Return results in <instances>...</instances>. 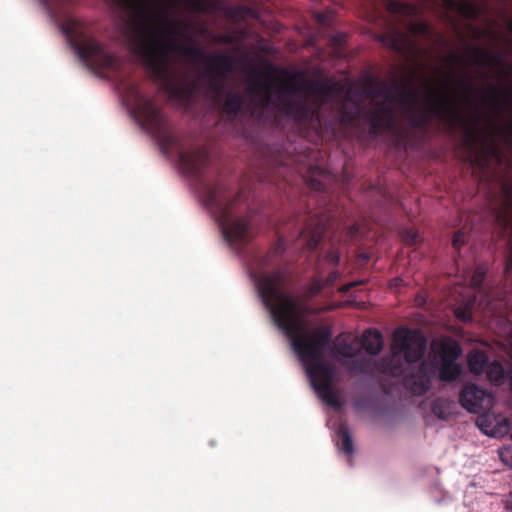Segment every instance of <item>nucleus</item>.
Listing matches in <instances>:
<instances>
[{"instance_id": "obj_17", "label": "nucleus", "mask_w": 512, "mask_h": 512, "mask_svg": "<svg viewBox=\"0 0 512 512\" xmlns=\"http://www.w3.org/2000/svg\"><path fill=\"white\" fill-rule=\"evenodd\" d=\"M488 363L489 358L483 351H473L468 355V366L473 374H482Z\"/></svg>"}, {"instance_id": "obj_18", "label": "nucleus", "mask_w": 512, "mask_h": 512, "mask_svg": "<svg viewBox=\"0 0 512 512\" xmlns=\"http://www.w3.org/2000/svg\"><path fill=\"white\" fill-rule=\"evenodd\" d=\"M462 367L456 362H442L439 369V378L444 382H453L461 374Z\"/></svg>"}, {"instance_id": "obj_22", "label": "nucleus", "mask_w": 512, "mask_h": 512, "mask_svg": "<svg viewBox=\"0 0 512 512\" xmlns=\"http://www.w3.org/2000/svg\"><path fill=\"white\" fill-rule=\"evenodd\" d=\"M484 372H486L487 378L496 384L501 383L504 378L503 366L498 361L489 362Z\"/></svg>"}, {"instance_id": "obj_41", "label": "nucleus", "mask_w": 512, "mask_h": 512, "mask_svg": "<svg viewBox=\"0 0 512 512\" xmlns=\"http://www.w3.org/2000/svg\"><path fill=\"white\" fill-rule=\"evenodd\" d=\"M507 28L510 32H512V19L507 23Z\"/></svg>"}, {"instance_id": "obj_11", "label": "nucleus", "mask_w": 512, "mask_h": 512, "mask_svg": "<svg viewBox=\"0 0 512 512\" xmlns=\"http://www.w3.org/2000/svg\"><path fill=\"white\" fill-rule=\"evenodd\" d=\"M433 375V367L422 361L415 372L405 376L404 385L413 395L422 396L430 389Z\"/></svg>"}, {"instance_id": "obj_32", "label": "nucleus", "mask_w": 512, "mask_h": 512, "mask_svg": "<svg viewBox=\"0 0 512 512\" xmlns=\"http://www.w3.org/2000/svg\"><path fill=\"white\" fill-rule=\"evenodd\" d=\"M308 185L312 190H315V191H324L325 190L324 183L315 177H311L309 179Z\"/></svg>"}, {"instance_id": "obj_25", "label": "nucleus", "mask_w": 512, "mask_h": 512, "mask_svg": "<svg viewBox=\"0 0 512 512\" xmlns=\"http://www.w3.org/2000/svg\"><path fill=\"white\" fill-rule=\"evenodd\" d=\"M348 370L351 372L368 373L370 371V363L368 360L352 358Z\"/></svg>"}, {"instance_id": "obj_37", "label": "nucleus", "mask_w": 512, "mask_h": 512, "mask_svg": "<svg viewBox=\"0 0 512 512\" xmlns=\"http://www.w3.org/2000/svg\"><path fill=\"white\" fill-rule=\"evenodd\" d=\"M285 249V241H284V238L283 237H279V240H278V243H277V247H276V252L278 253H282Z\"/></svg>"}, {"instance_id": "obj_13", "label": "nucleus", "mask_w": 512, "mask_h": 512, "mask_svg": "<svg viewBox=\"0 0 512 512\" xmlns=\"http://www.w3.org/2000/svg\"><path fill=\"white\" fill-rule=\"evenodd\" d=\"M364 350L370 355H377L383 348L382 334L376 329L366 330L361 340Z\"/></svg>"}, {"instance_id": "obj_2", "label": "nucleus", "mask_w": 512, "mask_h": 512, "mask_svg": "<svg viewBox=\"0 0 512 512\" xmlns=\"http://www.w3.org/2000/svg\"><path fill=\"white\" fill-rule=\"evenodd\" d=\"M364 90L372 99L383 98L367 112L370 135L373 137L395 126L396 113L387 102L399 103L405 109L408 126L424 135L440 130L452 132L464 118L461 108L447 89L440 93L429 94L427 104L417 107L414 103L415 92L410 88L409 83L397 78L392 79L390 83L369 78Z\"/></svg>"}, {"instance_id": "obj_43", "label": "nucleus", "mask_w": 512, "mask_h": 512, "mask_svg": "<svg viewBox=\"0 0 512 512\" xmlns=\"http://www.w3.org/2000/svg\"><path fill=\"white\" fill-rule=\"evenodd\" d=\"M318 20L323 23L324 22V16L323 15H319Z\"/></svg>"}, {"instance_id": "obj_33", "label": "nucleus", "mask_w": 512, "mask_h": 512, "mask_svg": "<svg viewBox=\"0 0 512 512\" xmlns=\"http://www.w3.org/2000/svg\"><path fill=\"white\" fill-rule=\"evenodd\" d=\"M443 4H445V7L446 8H454L457 4H459L461 6V8H471L472 10H476L478 9L477 7H474V6H470V4H475L476 2H452V1H449V2H442Z\"/></svg>"}, {"instance_id": "obj_26", "label": "nucleus", "mask_w": 512, "mask_h": 512, "mask_svg": "<svg viewBox=\"0 0 512 512\" xmlns=\"http://www.w3.org/2000/svg\"><path fill=\"white\" fill-rule=\"evenodd\" d=\"M485 275L486 269L481 265L477 266L471 278L472 286L476 289H480L482 287Z\"/></svg>"}, {"instance_id": "obj_15", "label": "nucleus", "mask_w": 512, "mask_h": 512, "mask_svg": "<svg viewBox=\"0 0 512 512\" xmlns=\"http://www.w3.org/2000/svg\"><path fill=\"white\" fill-rule=\"evenodd\" d=\"M439 353L441 362H456L462 349L457 341L447 338L440 342Z\"/></svg>"}, {"instance_id": "obj_20", "label": "nucleus", "mask_w": 512, "mask_h": 512, "mask_svg": "<svg viewBox=\"0 0 512 512\" xmlns=\"http://www.w3.org/2000/svg\"><path fill=\"white\" fill-rule=\"evenodd\" d=\"M337 435L341 440L340 450L347 455L354 452L353 440L346 424H341L337 429Z\"/></svg>"}, {"instance_id": "obj_42", "label": "nucleus", "mask_w": 512, "mask_h": 512, "mask_svg": "<svg viewBox=\"0 0 512 512\" xmlns=\"http://www.w3.org/2000/svg\"><path fill=\"white\" fill-rule=\"evenodd\" d=\"M361 258L364 260V261H368L369 260V256L367 254H362L361 255Z\"/></svg>"}, {"instance_id": "obj_4", "label": "nucleus", "mask_w": 512, "mask_h": 512, "mask_svg": "<svg viewBox=\"0 0 512 512\" xmlns=\"http://www.w3.org/2000/svg\"><path fill=\"white\" fill-rule=\"evenodd\" d=\"M250 81L251 84L247 88V92L251 96L252 115L256 116L259 121L263 119L264 114L272 105L298 123H320V106L341 94H344V97L338 103V119L342 126L354 125L363 114L364 108L353 98L351 89L339 82L306 81V91L320 98V103L317 106H310L304 100L293 99L285 95H293L301 90L300 84L294 77H288L281 82V87L277 92L278 101H273L271 85L262 79V73L253 69Z\"/></svg>"}, {"instance_id": "obj_19", "label": "nucleus", "mask_w": 512, "mask_h": 512, "mask_svg": "<svg viewBox=\"0 0 512 512\" xmlns=\"http://www.w3.org/2000/svg\"><path fill=\"white\" fill-rule=\"evenodd\" d=\"M333 353L344 358L352 359L357 355V350L347 339L338 337L333 346Z\"/></svg>"}, {"instance_id": "obj_3", "label": "nucleus", "mask_w": 512, "mask_h": 512, "mask_svg": "<svg viewBox=\"0 0 512 512\" xmlns=\"http://www.w3.org/2000/svg\"><path fill=\"white\" fill-rule=\"evenodd\" d=\"M130 13L128 21L129 41L153 78L174 97H181L183 87L177 83L171 69V56L181 55L184 44L180 43L183 31L179 23L160 11L162 2H115ZM175 4L176 2H166ZM202 9L208 2H188Z\"/></svg>"}, {"instance_id": "obj_39", "label": "nucleus", "mask_w": 512, "mask_h": 512, "mask_svg": "<svg viewBox=\"0 0 512 512\" xmlns=\"http://www.w3.org/2000/svg\"><path fill=\"white\" fill-rule=\"evenodd\" d=\"M483 422H484V421H483L482 419H478L477 424H478V426L480 427V429H481L482 431H484V433H485V434H488V431H487L486 429H484V423H483Z\"/></svg>"}, {"instance_id": "obj_35", "label": "nucleus", "mask_w": 512, "mask_h": 512, "mask_svg": "<svg viewBox=\"0 0 512 512\" xmlns=\"http://www.w3.org/2000/svg\"><path fill=\"white\" fill-rule=\"evenodd\" d=\"M326 260L330 264L337 265L340 261V254L337 251L331 250L327 253Z\"/></svg>"}, {"instance_id": "obj_8", "label": "nucleus", "mask_w": 512, "mask_h": 512, "mask_svg": "<svg viewBox=\"0 0 512 512\" xmlns=\"http://www.w3.org/2000/svg\"><path fill=\"white\" fill-rule=\"evenodd\" d=\"M427 348V339L419 330L399 328L391 345V356L383 360L384 372L402 376L407 364L420 361Z\"/></svg>"}, {"instance_id": "obj_12", "label": "nucleus", "mask_w": 512, "mask_h": 512, "mask_svg": "<svg viewBox=\"0 0 512 512\" xmlns=\"http://www.w3.org/2000/svg\"><path fill=\"white\" fill-rule=\"evenodd\" d=\"M326 222L319 217H311L301 230L299 241L309 250H315L327 231Z\"/></svg>"}, {"instance_id": "obj_28", "label": "nucleus", "mask_w": 512, "mask_h": 512, "mask_svg": "<svg viewBox=\"0 0 512 512\" xmlns=\"http://www.w3.org/2000/svg\"><path fill=\"white\" fill-rule=\"evenodd\" d=\"M402 240L408 245H414L418 242L419 234L416 230L409 228L401 232Z\"/></svg>"}, {"instance_id": "obj_16", "label": "nucleus", "mask_w": 512, "mask_h": 512, "mask_svg": "<svg viewBox=\"0 0 512 512\" xmlns=\"http://www.w3.org/2000/svg\"><path fill=\"white\" fill-rule=\"evenodd\" d=\"M455 407L454 401L442 397L436 398L431 404L433 414L441 420H448L453 415Z\"/></svg>"}, {"instance_id": "obj_14", "label": "nucleus", "mask_w": 512, "mask_h": 512, "mask_svg": "<svg viewBox=\"0 0 512 512\" xmlns=\"http://www.w3.org/2000/svg\"><path fill=\"white\" fill-rule=\"evenodd\" d=\"M244 105V99L239 92H228L226 94L222 112L231 119L236 118Z\"/></svg>"}, {"instance_id": "obj_10", "label": "nucleus", "mask_w": 512, "mask_h": 512, "mask_svg": "<svg viewBox=\"0 0 512 512\" xmlns=\"http://www.w3.org/2000/svg\"><path fill=\"white\" fill-rule=\"evenodd\" d=\"M460 405L470 413L489 410L493 405V397L485 389L475 385H466L459 395Z\"/></svg>"}, {"instance_id": "obj_36", "label": "nucleus", "mask_w": 512, "mask_h": 512, "mask_svg": "<svg viewBox=\"0 0 512 512\" xmlns=\"http://www.w3.org/2000/svg\"><path fill=\"white\" fill-rule=\"evenodd\" d=\"M359 231V225L357 223H354L347 228V236L349 237L350 240H353L354 238L357 237Z\"/></svg>"}, {"instance_id": "obj_34", "label": "nucleus", "mask_w": 512, "mask_h": 512, "mask_svg": "<svg viewBox=\"0 0 512 512\" xmlns=\"http://www.w3.org/2000/svg\"><path fill=\"white\" fill-rule=\"evenodd\" d=\"M339 276H340V275H339V272H338V271H336V270L331 271V272L328 274V276H327V278H326L325 282H323V283H324V287H325V286H333V285L336 283V281L338 280Z\"/></svg>"}, {"instance_id": "obj_5", "label": "nucleus", "mask_w": 512, "mask_h": 512, "mask_svg": "<svg viewBox=\"0 0 512 512\" xmlns=\"http://www.w3.org/2000/svg\"><path fill=\"white\" fill-rule=\"evenodd\" d=\"M123 90V96L132 107L133 117L140 126L157 138L164 150L178 149V160L183 172L199 179L209 164L207 150L204 147L181 149L177 135L168 127L154 100L145 96L138 85L132 82L123 84Z\"/></svg>"}, {"instance_id": "obj_21", "label": "nucleus", "mask_w": 512, "mask_h": 512, "mask_svg": "<svg viewBox=\"0 0 512 512\" xmlns=\"http://www.w3.org/2000/svg\"><path fill=\"white\" fill-rule=\"evenodd\" d=\"M474 61L481 67H488L501 62L495 55L478 48L474 50Z\"/></svg>"}, {"instance_id": "obj_30", "label": "nucleus", "mask_w": 512, "mask_h": 512, "mask_svg": "<svg viewBox=\"0 0 512 512\" xmlns=\"http://www.w3.org/2000/svg\"><path fill=\"white\" fill-rule=\"evenodd\" d=\"M467 242V236L463 231H457L452 239V245L455 249H459Z\"/></svg>"}, {"instance_id": "obj_40", "label": "nucleus", "mask_w": 512, "mask_h": 512, "mask_svg": "<svg viewBox=\"0 0 512 512\" xmlns=\"http://www.w3.org/2000/svg\"><path fill=\"white\" fill-rule=\"evenodd\" d=\"M261 181L269 182V183H276V181L272 177H268V176L263 178V179H261Z\"/></svg>"}, {"instance_id": "obj_38", "label": "nucleus", "mask_w": 512, "mask_h": 512, "mask_svg": "<svg viewBox=\"0 0 512 512\" xmlns=\"http://www.w3.org/2000/svg\"><path fill=\"white\" fill-rule=\"evenodd\" d=\"M356 285V283L352 282V283H348V284H345L343 285L339 290L343 293H346L348 292L352 287H354Z\"/></svg>"}, {"instance_id": "obj_23", "label": "nucleus", "mask_w": 512, "mask_h": 512, "mask_svg": "<svg viewBox=\"0 0 512 512\" xmlns=\"http://www.w3.org/2000/svg\"><path fill=\"white\" fill-rule=\"evenodd\" d=\"M408 30L414 36L429 37L432 34V28L425 21H415L409 23Z\"/></svg>"}, {"instance_id": "obj_29", "label": "nucleus", "mask_w": 512, "mask_h": 512, "mask_svg": "<svg viewBox=\"0 0 512 512\" xmlns=\"http://www.w3.org/2000/svg\"><path fill=\"white\" fill-rule=\"evenodd\" d=\"M455 316L458 320L467 323L472 321V312L468 307H458L455 309Z\"/></svg>"}, {"instance_id": "obj_31", "label": "nucleus", "mask_w": 512, "mask_h": 512, "mask_svg": "<svg viewBox=\"0 0 512 512\" xmlns=\"http://www.w3.org/2000/svg\"><path fill=\"white\" fill-rule=\"evenodd\" d=\"M475 90L476 89H475V86H474L471 78H467L465 90H464V94H463V97L467 103L470 104L472 102V94H473V92H475Z\"/></svg>"}, {"instance_id": "obj_1", "label": "nucleus", "mask_w": 512, "mask_h": 512, "mask_svg": "<svg viewBox=\"0 0 512 512\" xmlns=\"http://www.w3.org/2000/svg\"><path fill=\"white\" fill-rule=\"evenodd\" d=\"M285 283V272L276 270L259 277L256 286L275 325L291 341L293 350L305 365L313 389L323 402L338 409L342 403L334 387L335 368L324 360L325 347L332 337L331 330L324 326L312 331L306 329L299 302L286 292Z\"/></svg>"}, {"instance_id": "obj_7", "label": "nucleus", "mask_w": 512, "mask_h": 512, "mask_svg": "<svg viewBox=\"0 0 512 512\" xmlns=\"http://www.w3.org/2000/svg\"><path fill=\"white\" fill-rule=\"evenodd\" d=\"M244 200L242 191L232 197L227 188L220 183L207 188L205 193V204L214 214L225 240L237 250L252 239L250 219L238 216V206Z\"/></svg>"}, {"instance_id": "obj_9", "label": "nucleus", "mask_w": 512, "mask_h": 512, "mask_svg": "<svg viewBox=\"0 0 512 512\" xmlns=\"http://www.w3.org/2000/svg\"><path fill=\"white\" fill-rule=\"evenodd\" d=\"M181 56L190 60H203L206 63V73L210 77L211 90L220 95L224 91L223 82L235 70V57L227 52L206 54L201 48L184 44Z\"/></svg>"}, {"instance_id": "obj_27", "label": "nucleus", "mask_w": 512, "mask_h": 512, "mask_svg": "<svg viewBox=\"0 0 512 512\" xmlns=\"http://www.w3.org/2000/svg\"><path fill=\"white\" fill-rule=\"evenodd\" d=\"M386 3L388 4L387 9L392 12H397V11H401V10H408V11H416L417 10L416 7H412V5H411L412 2L393 1V2H386Z\"/></svg>"}, {"instance_id": "obj_24", "label": "nucleus", "mask_w": 512, "mask_h": 512, "mask_svg": "<svg viewBox=\"0 0 512 512\" xmlns=\"http://www.w3.org/2000/svg\"><path fill=\"white\" fill-rule=\"evenodd\" d=\"M324 288V283L320 278L314 277L310 281V283L305 288V292L303 295L304 300H308L314 296L320 294V292Z\"/></svg>"}, {"instance_id": "obj_6", "label": "nucleus", "mask_w": 512, "mask_h": 512, "mask_svg": "<svg viewBox=\"0 0 512 512\" xmlns=\"http://www.w3.org/2000/svg\"><path fill=\"white\" fill-rule=\"evenodd\" d=\"M61 3L41 2L43 9L60 26L70 46L83 64L97 75H101L103 72L120 71L121 61L108 53L102 43L86 35L81 21L71 16L60 5Z\"/></svg>"}]
</instances>
